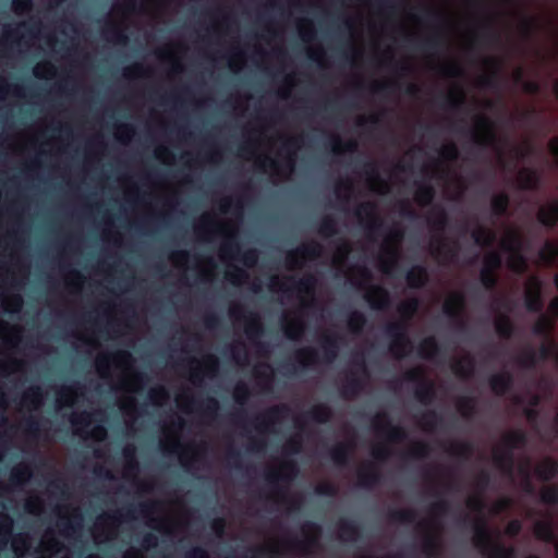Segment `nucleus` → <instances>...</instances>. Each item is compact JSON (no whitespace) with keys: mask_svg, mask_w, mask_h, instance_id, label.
<instances>
[{"mask_svg":"<svg viewBox=\"0 0 558 558\" xmlns=\"http://www.w3.org/2000/svg\"><path fill=\"white\" fill-rule=\"evenodd\" d=\"M515 184L519 190L533 191L538 187L539 178L535 170L523 167L517 171Z\"/></svg>","mask_w":558,"mask_h":558,"instance_id":"e433bc0d","label":"nucleus"},{"mask_svg":"<svg viewBox=\"0 0 558 558\" xmlns=\"http://www.w3.org/2000/svg\"><path fill=\"white\" fill-rule=\"evenodd\" d=\"M350 49H351V64L353 66H360L363 63L365 54V40L364 33L354 34L350 36Z\"/></svg>","mask_w":558,"mask_h":558,"instance_id":"79ce46f5","label":"nucleus"},{"mask_svg":"<svg viewBox=\"0 0 558 558\" xmlns=\"http://www.w3.org/2000/svg\"><path fill=\"white\" fill-rule=\"evenodd\" d=\"M558 257V244L554 240H546L538 251V258L542 265L550 266Z\"/></svg>","mask_w":558,"mask_h":558,"instance_id":"6e6d98bb","label":"nucleus"},{"mask_svg":"<svg viewBox=\"0 0 558 558\" xmlns=\"http://www.w3.org/2000/svg\"><path fill=\"white\" fill-rule=\"evenodd\" d=\"M449 165L445 163L440 158L432 159L422 166V172L429 177L444 178L449 173Z\"/></svg>","mask_w":558,"mask_h":558,"instance_id":"5fc2aeb1","label":"nucleus"},{"mask_svg":"<svg viewBox=\"0 0 558 558\" xmlns=\"http://www.w3.org/2000/svg\"><path fill=\"white\" fill-rule=\"evenodd\" d=\"M435 189L429 184L416 183L413 193V201L420 207H426L432 204L435 198Z\"/></svg>","mask_w":558,"mask_h":558,"instance_id":"de8ad7c7","label":"nucleus"},{"mask_svg":"<svg viewBox=\"0 0 558 558\" xmlns=\"http://www.w3.org/2000/svg\"><path fill=\"white\" fill-rule=\"evenodd\" d=\"M500 247L510 253L522 250L523 235L519 228L508 227L504 230L500 238Z\"/></svg>","mask_w":558,"mask_h":558,"instance_id":"7c9ffc66","label":"nucleus"},{"mask_svg":"<svg viewBox=\"0 0 558 558\" xmlns=\"http://www.w3.org/2000/svg\"><path fill=\"white\" fill-rule=\"evenodd\" d=\"M354 215L359 223L367 232H375L381 225L378 206L375 202L366 201L359 203L354 208Z\"/></svg>","mask_w":558,"mask_h":558,"instance_id":"f3484780","label":"nucleus"},{"mask_svg":"<svg viewBox=\"0 0 558 558\" xmlns=\"http://www.w3.org/2000/svg\"><path fill=\"white\" fill-rule=\"evenodd\" d=\"M336 534L340 541L354 542L360 537V530L355 524L341 519L337 523Z\"/></svg>","mask_w":558,"mask_h":558,"instance_id":"8fccbe9b","label":"nucleus"},{"mask_svg":"<svg viewBox=\"0 0 558 558\" xmlns=\"http://www.w3.org/2000/svg\"><path fill=\"white\" fill-rule=\"evenodd\" d=\"M436 13L444 20L448 31L451 33V43L463 49L469 50L473 47L476 40V31L472 27L464 29H457L461 21L460 13L452 9L448 2H441L436 8Z\"/></svg>","mask_w":558,"mask_h":558,"instance_id":"0eeeda50","label":"nucleus"},{"mask_svg":"<svg viewBox=\"0 0 558 558\" xmlns=\"http://www.w3.org/2000/svg\"><path fill=\"white\" fill-rule=\"evenodd\" d=\"M357 484L363 487H372L379 481V471L372 461H362L356 466Z\"/></svg>","mask_w":558,"mask_h":558,"instance_id":"c756f323","label":"nucleus"},{"mask_svg":"<svg viewBox=\"0 0 558 558\" xmlns=\"http://www.w3.org/2000/svg\"><path fill=\"white\" fill-rule=\"evenodd\" d=\"M387 330L391 333V341L389 343V352L396 360H401L411 352L413 345L407 333L403 331V326L400 322H390L387 325Z\"/></svg>","mask_w":558,"mask_h":558,"instance_id":"dca6fc26","label":"nucleus"},{"mask_svg":"<svg viewBox=\"0 0 558 558\" xmlns=\"http://www.w3.org/2000/svg\"><path fill=\"white\" fill-rule=\"evenodd\" d=\"M305 52L308 59L316 62L317 65L322 69L329 68V60L327 57V52L323 44L320 43H311L305 46Z\"/></svg>","mask_w":558,"mask_h":558,"instance_id":"c03bdc74","label":"nucleus"},{"mask_svg":"<svg viewBox=\"0 0 558 558\" xmlns=\"http://www.w3.org/2000/svg\"><path fill=\"white\" fill-rule=\"evenodd\" d=\"M447 510V501H434L428 507V517L418 520L415 524V530L422 538V551L427 557H436L441 551L444 526L438 518L444 515Z\"/></svg>","mask_w":558,"mask_h":558,"instance_id":"20e7f679","label":"nucleus"},{"mask_svg":"<svg viewBox=\"0 0 558 558\" xmlns=\"http://www.w3.org/2000/svg\"><path fill=\"white\" fill-rule=\"evenodd\" d=\"M300 531L303 539L293 536L265 535L258 545V551L269 556L312 554L319 546L322 527L313 522H304L301 524Z\"/></svg>","mask_w":558,"mask_h":558,"instance_id":"7ed1b4c3","label":"nucleus"},{"mask_svg":"<svg viewBox=\"0 0 558 558\" xmlns=\"http://www.w3.org/2000/svg\"><path fill=\"white\" fill-rule=\"evenodd\" d=\"M536 218L545 227H555L558 222V201L541 205L537 209Z\"/></svg>","mask_w":558,"mask_h":558,"instance_id":"58836bf2","label":"nucleus"},{"mask_svg":"<svg viewBox=\"0 0 558 558\" xmlns=\"http://www.w3.org/2000/svg\"><path fill=\"white\" fill-rule=\"evenodd\" d=\"M300 472L296 461L281 457H270L263 465V478L267 486L264 498L267 502L288 511L296 510L303 502L300 493L291 492Z\"/></svg>","mask_w":558,"mask_h":558,"instance_id":"f03ea898","label":"nucleus"},{"mask_svg":"<svg viewBox=\"0 0 558 558\" xmlns=\"http://www.w3.org/2000/svg\"><path fill=\"white\" fill-rule=\"evenodd\" d=\"M355 448L356 439L355 436H353L345 441L337 442L330 449V457L336 464L344 465L347 464L349 457L354 452Z\"/></svg>","mask_w":558,"mask_h":558,"instance_id":"473e14b6","label":"nucleus"},{"mask_svg":"<svg viewBox=\"0 0 558 558\" xmlns=\"http://www.w3.org/2000/svg\"><path fill=\"white\" fill-rule=\"evenodd\" d=\"M404 231L402 228L390 229L379 245L376 264L383 275H390L397 267L402 255Z\"/></svg>","mask_w":558,"mask_h":558,"instance_id":"39448f33","label":"nucleus"},{"mask_svg":"<svg viewBox=\"0 0 558 558\" xmlns=\"http://www.w3.org/2000/svg\"><path fill=\"white\" fill-rule=\"evenodd\" d=\"M340 339L338 335L332 333L328 329H324L318 333V341L324 351V360L327 364L333 363L337 359Z\"/></svg>","mask_w":558,"mask_h":558,"instance_id":"a878e982","label":"nucleus"},{"mask_svg":"<svg viewBox=\"0 0 558 558\" xmlns=\"http://www.w3.org/2000/svg\"><path fill=\"white\" fill-rule=\"evenodd\" d=\"M507 267L515 274H524L527 270V262L521 251L508 253Z\"/></svg>","mask_w":558,"mask_h":558,"instance_id":"774afa93","label":"nucleus"},{"mask_svg":"<svg viewBox=\"0 0 558 558\" xmlns=\"http://www.w3.org/2000/svg\"><path fill=\"white\" fill-rule=\"evenodd\" d=\"M295 362L303 366L310 367L318 363V352L312 347L299 348L293 353Z\"/></svg>","mask_w":558,"mask_h":558,"instance_id":"603ef678","label":"nucleus"},{"mask_svg":"<svg viewBox=\"0 0 558 558\" xmlns=\"http://www.w3.org/2000/svg\"><path fill=\"white\" fill-rule=\"evenodd\" d=\"M330 145L332 153L336 155H341L344 153H354L357 150L359 147V143L355 138H349L347 141H343L341 136L337 133L331 134Z\"/></svg>","mask_w":558,"mask_h":558,"instance_id":"09e8293b","label":"nucleus"},{"mask_svg":"<svg viewBox=\"0 0 558 558\" xmlns=\"http://www.w3.org/2000/svg\"><path fill=\"white\" fill-rule=\"evenodd\" d=\"M446 99L451 107L457 108L465 102L466 93L460 84L452 82L447 87Z\"/></svg>","mask_w":558,"mask_h":558,"instance_id":"4d7b16f0","label":"nucleus"},{"mask_svg":"<svg viewBox=\"0 0 558 558\" xmlns=\"http://www.w3.org/2000/svg\"><path fill=\"white\" fill-rule=\"evenodd\" d=\"M369 379L364 357L361 355L359 359H353L350 363L349 369L344 372L341 383V395L345 399L355 398L364 388Z\"/></svg>","mask_w":558,"mask_h":558,"instance_id":"1a4fd4ad","label":"nucleus"},{"mask_svg":"<svg viewBox=\"0 0 558 558\" xmlns=\"http://www.w3.org/2000/svg\"><path fill=\"white\" fill-rule=\"evenodd\" d=\"M316 283L317 279L313 274H306L299 281H293V290L296 291L300 307L310 308L313 306Z\"/></svg>","mask_w":558,"mask_h":558,"instance_id":"6ab92c4d","label":"nucleus"},{"mask_svg":"<svg viewBox=\"0 0 558 558\" xmlns=\"http://www.w3.org/2000/svg\"><path fill=\"white\" fill-rule=\"evenodd\" d=\"M281 328L289 340L299 341L305 333L306 324L295 311L283 310L281 314Z\"/></svg>","mask_w":558,"mask_h":558,"instance_id":"a211bd4d","label":"nucleus"},{"mask_svg":"<svg viewBox=\"0 0 558 558\" xmlns=\"http://www.w3.org/2000/svg\"><path fill=\"white\" fill-rule=\"evenodd\" d=\"M295 28L300 39L305 44L314 43L317 37L316 26L313 20L308 17H296Z\"/></svg>","mask_w":558,"mask_h":558,"instance_id":"ea45409f","label":"nucleus"},{"mask_svg":"<svg viewBox=\"0 0 558 558\" xmlns=\"http://www.w3.org/2000/svg\"><path fill=\"white\" fill-rule=\"evenodd\" d=\"M371 426L375 435L384 436L390 442H401L407 437V432L401 426L391 425L390 418L385 411H378L372 417Z\"/></svg>","mask_w":558,"mask_h":558,"instance_id":"2eb2a0df","label":"nucleus"},{"mask_svg":"<svg viewBox=\"0 0 558 558\" xmlns=\"http://www.w3.org/2000/svg\"><path fill=\"white\" fill-rule=\"evenodd\" d=\"M555 325L556 320L548 314L544 313L536 319L533 330L542 337H550L554 336Z\"/></svg>","mask_w":558,"mask_h":558,"instance_id":"052dcab7","label":"nucleus"},{"mask_svg":"<svg viewBox=\"0 0 558 558\" xmlns=\"http://www.w3.org/2000/svg\"><path fill=\"white\" fill-rule=\"evenodd\" d=\"M439 423L437 413L433 410L423 412L416 420L417 427L424 432L432 434L436 430Z\"/></svg>","mask_w":558,"mask_h":558,"instance_id":"bf43d9fd","label":"nucleus"},{"mask_svg":"<svg viewBox=\"0 0 558 558\" xmlns=\"http://www.w3.org/2000/svg\"><path fill=\"white\" fill-rule=\"evenodd\" d=\"M471 137L476 145H494L497 141L495 122L484 113L473 114L471 118Z\"/></svg>","mask_w":558,"mask_h":558,"instance_id":"4468645a","label":"nucleus"},{"mask_svg":"<svg viewBox=\"0 0 558 558\" xmlns=\"http://www.w3.org/2000/svg\"><path fill=\"white\" fill-rule=\"evenodd\" d=\"M423 481L425 485L435 492L449 490L454 486V472L450 466L433 463L423 470Z\"/></svg>","mask_w":558,"mask_h":558,"instance_id":"ddd939ff","label":"nucleus"},{"mask_svg":"<svg viewBox=\"0 0 558 558\" xmlns=\"http://www.w3.org/2000/svg\"><path fill=\"white\" fill-rule=\"evenodd\" d=\"M511 376L508 373L494 374L489 378V386L497 396H502L509 389Z\"/></svg>","mask_w":558,"mask_h":558,"instance_id":"680f3d73","label":"nucleus"},{"mask_svg":"<svg viewBox=\"0 0 558 558\" xmlns=\"http://www.w3.org/2000/svg\"><path fill=\"white\" fill-rule=\"evenodd\" d=\"M353 251V245L349 240H342L335 248L331 256V265L338 271H343L347 262Z\"/></svg>","mask_w":558,"mask_h":558,"instance_id":"c9c22d12","label":"nucleus"},{"mask_svg":"<svg viewBox=\"0 0 558 558\" xmlns=\"http://www.w3.org/2000/svg\"><path fill=\"white\" fill-rule=\"evenodd\" d=\"M471 234L474 242L482 247L490 246L496 240L495 231L481 225L476 226Z\"/></svg>","mask_w":558,"mask_h":558,"instance_id":"13d9d810","label":"nucleus"},{"mask_svg":"<svg viewBox=\"0 0 558 558\" xmlns=\"http://www.w3.org/2000/svg\"><path fill=\"white\" fill-rule=\"evenodd\" d=\"M450 367L453 374L461 379H469L474 375L475 361L466 351H461L452 356Z\"/></svg>","mask_w":558,"mask_h":558,"instance_id":"b1692460","label":"nucleus"},{"mask_svg":"<svg viewBox=\"0 0 558 558\" xmlns=\"http://www.w3.org/2000/svg\"><path fill=\"white\" fill-rule=\"evenodd\" d=\"M253 385L258 392H269L275 383V369L265 362H258L252 369Z\"/></svg>","mask_w":558,"mask_h":558,"instance_id":"aec40b11","label":"nucleus"},{"mask_svg":"<svg viewBox=\"0 0 558 558\" xmlns=\"http://www.w3.org/2000/svg\"><path fill=\"white\" fill-rule=\"evenodd\" d=\"M371 170L366 171L365 184L367 189L378 195H387L391 191V184L388 180L383 179L374 163L366 165Z\"/></svg>","mask_w":558,"mask_h":558,"instance_id":"cd10ccee","label":"nucleus"},{"mask_svg":"<svg viewBox=\"0 0 558 558\" xmlns=\"http://www.w3.org/2000/svg\"><path fill=\"white\" fill-rule=\"evenodd\" d=\"M323 250V245L317 241L303 242L298 247L286 252L284 266L289 271L302 269L307 262L318 259Z\"/></svg>","mask_w":558,"mask_h":558,"instance_id":"f8f14e48","label":"nucleus"},{"mask_svg":"<svg viewBox=\"0 0 558 558\" xmlns=\"http://www.w3.org/2000/svg\"><path fill=\"white\" fill-rule=\"evenodd\" d=\"M279 117L265 114L257 118L256 137L246 136V161L267 174L274 183L290 179L295 170L302 140L283 131L268 134L276 128Z\"/></svg>","mask_w":558,"mask_h":558,"instance_id":"f257e3e1","label":"nucleus"},{"mask_svg":"<svg viewBox=\"0 0 558 558\" xmlns=\"http://www.w3.org/2000/svg\"><path fill=\"white\" fill-rule=\"evenodd\" d=\"M558 473V462L551 457H545L534 465V474L541 481H549Z\"/></svg>","mask_w":558,"mask_h":558,"instance_id":"4c0bfd02","label":"nucleus"},{"mask_svg":"<svg viewBox=\"0 0 558 558\" xmlns=\"http://www.w3.org/2000/svg\"><path fill=\"white\" fill-rule=\"evenodd\" d=\"M420 61L423 69L432 71L441 77L456 78L463 75L461 62L453 57L440 58L434 52H427L420 58Z\"/></svg>","mask_w":558,"mask_h":558,"instance_id":"9b49d317","label":"nucleus"},{"mask_svg":"<svg viewBox=\"0 0 558 558\" xmlns=\"http://www.w3.org/2000/svg\"><path fill=\"white\" fill-rule=\"evenodd\" d=\"M442 310L450 318H462L465 310V299L462 292H449L442 303Z\"/></svg>","mask_w":558,"mask_h":558,"instance_id":"bb28decb","label":"nucleus"},{"mask_svg":"<svg viewBox=\"0 0 558 558\" xmlns=\"http://www.w3.org/2000/svg\"><path fill=\"white\" fill-rule=\"evenodd\" d=\"M466 191V183L461 175L454 174L444 185V192L451 201L460 199Z\"/></svg>","mask_w":558,"mask_h":558,"instance_id":"a19ab883","label":"nucleus"},{"mask_svg":"<svg viewBox=\"0 0 558 558\" xmlns=\"http://www.w3.org/2000/svg\"><path fill=\"white\" fill-rule=\"evenodd\" d=\"M496 332L500 338L509 339L513 332L511 319L506 314H497L494 319Z\"/></svg>","mask_w":558,"mask_h":558,"instance_id":"338daca9","label":"nucleus"},{"mask_svg":"<svg viewBox=\"0 0 558 558\" xmlns=\"http://www.w3.org/2000/svg\"><path fill=\"white\" fill-rule=\"evenodd\" d=\"M533 535L536 539L553 543L555 541V533L553 522L550 520H537L533 524Z\"/></svg>","mask_w":558,"mask_h":558,"instance_id":"49530a36","label":"nucleus"},{"mask_svg":"<svg viewBox=\"0 0 558 558\" xmlns=\"http://www.w3.org/2000/svg\"><path fill=\"white\" fill-rule=\"evenodd\" d=\"M444 450L451 457L470 458L473 448L470 444L460 440H448L444 444Z\"/></svg>","mask_w":558,"mask_h":558,"instance_id":"864d4df0","label":"nucleus"},{"mask_svg":"<svg viewBox=\"0 0 558 558\" xmlns=\"http://www.w3.org/2000/svg\"><path fill=\"white\" fill-rule=\"evenodd\" d=\"M525 434L521 430H506L500 435V446L508 449L521 448L525 445Z\"/></svg>","mask_w":558,"mask_h":558,"instance_id":"3c124183","label":"nucleus"},{"mask_svg":"<svg viewBox=\"0 0 558 558\" xmlns=\"http://www.w3.org/2000/svg\"><path fill=\"white\" fill-rule=\"evenodd\" d=\"M473 532L472 542L486 558H513L512 547H505L493 539L484 515L474 517Z\"/></svg>","mask_w":558,"mask_h":558,"instance_id":"423d86ee","label":"nucleus"},{"mask_svg":"<svg viewBox=\"0 0 558 558\" xmlns=\"http://www.w3.org/2000/svg\"><path fill=\"white\" fill-rule=\"evenodd\" d=\"M482 73L474 80L475 86H486L500 72L504 60L498 56H486L480 61Z\"/></svg>","mask_w":558,"mask_h":558,"instance_id":"4be33fe9","label":"nucleus"},{"mask_svg":"<svg viewBox=\"0 0 558 558\" xmlns=\"http://www.w3.org/2000/svg\"><path fill=\"white\" fill-rule=\"evenodd\" d=\"M426 221L432 232L428 243L430 254L437 259H447L450 255V248L448 246L447 238L442 234L448 223V215L446 210L441 207L435 208L427 216Z\"/></svg>","mask_w":558,"mask_h":558,"instance_id":"6e6552de","label":"nucleus"},{"mask_svg":"<svg viewBox=\"0 0 558 558\" xmlns=\"http://www.w3.org/2000/svg\"><path fill=\"white\" fill-rule=\"evenodd\" d=\"M364 299L374 310H384L389 305V292L381 286L369 284L364 290Z\"/></svg>","mask_w":558,"mask_h":558,"instance_id":"c85d7f7f","label":"nucleus"},{"mask_svg":"<svg viewBox=\"0 0 558 558\" xmlns=\"http://www.w3.org/2000/svg\"><path fill=\"white\" fill-rule=\"evenodd\" d=\"M354 191L351 178H338L335 182V194L338 199L348 202Z\"/></svg>","mask_w":558,"mask_h":558,"instance_id":"69168bd1","label":"nucleus"},{"mask_svg":"<svg viewBox=\"0 0 558 558\" xmlns=\"http://www.w3.org/2000/svg\"><path fill=\"white\" fill-rule=\"evenodd\" d=\"M554 24V19L548 14L534 15L521 19L517 24V31L521 36L526 37L533 31L548 29L553 27Z\"/></svg>","mask_w":558,"mask_h":558,"instance_id":"5701e85b","label":"nucleus"},{"mask_svg":"<svg viewBox=\"0 0 558 558\" xmlns=\"http://www.w3.org/2000/svg\"><path fill=\"white\" fill-rule=\"evenodd\" d=\"M405 280L409 288L420 289L428 282L429 275L425 267L415 265L408 270Z\"/></svg>","mask_w":558,"mask_h":558,"instance_id":"37998d69","label":"nucleus"},{"mask_svg":"<svg viewBox=\"0 0 558 558\" xmlns=\"http://www.w3.org/2000/svg\"><path fill=\"white\" fill-rule=\"evenodd\" d=\"M454 407L462 417L470 418L476 411V401L474 398L460 396L454 399Z\"/></svg>","mask_w":558,"mask_h":558,"instance_id":"0e129e2a","label":"nucleus"},{"mask_svg":"<svg viewBox=\"0 0 558 558\" xmlns=\"http://www.w3.org/2000/svg\"><path fill=\"white\" fill-rule=\"evenodd\" d=\"M291 414V408L286 403L274 404L256 413L252 418L255 430L260 435L276 432L277 425L287 420Z\"/></svg>","mask_w":558,"mask_h":558,"instance_id":"9d476101","label":"nucleus"},{"mask_svg":"<svg viewBox=\"0 0 558 558\" xmlns=\"http://www.w3.org/2000/svg\"><path fill=\"white\" fill-rule=\"evenodd\" d=\"M345 279L356 289L365 290L373 279L371 270L363 265H349L342 271Z\"/></svg>","mask_w":558,"mask_h":558,"instance_id":"393cba45","label":"nucleus"},{"mask_svg":"<svg viewBox=\"0 0 558 558\" xmlns=\"http://www.w3.org/2000/svg\"><path fill=\"white\" fill-rule=\"evenodd\" d=\"M422 26V19L413 12H405L400 16L399 29L405 37L418 35Z\"/></svg>","mask_w":558,"mask_h":558,"instance_id":"72a5a7b5","label":"nucleus"},{"mask_svg":"<svg viewBox=\"0 0 558 558\" xmlns=\"http://www.w3.org/2000/svg\"><path fill=\"white\" fill-rule=\"evenodd\" d=\"M525 305L531 312H539L543 308L542 282L537 276L531 275L524 282Z\"/></svg>","mask_w":558,"mask_h":558,"instance_id":"412c9836","label":"nucleus"},{"mask_svg":"<svg viewBox=\"0 0 558 558\" xmlns=\"http://www.w3.org/2000/svg\"><path fill=\"white\" fill-rule=\"evenodd\" d=\"M492 458L495 466L504 474L511 476L513 472V457L500 445H494L492 448Z\"/></svg>","mask_w":558,"mask_h":558,"instance_id":"2f4dec72","label":"nucleus"},{"mask_svg":"<svg viewBox=\"0 0 558 558\" xmlns=\"http://www.w3.org/2000/svg\"><path fill=\"white\" fill-rule=\"evenodd\" d=\"M268 289L272 293L290 294L293 292V278L290 276L271 275Z\"/></svg>","mask_w":558,"mask_h":558,"instance_id":"a18cd8bd","label":"nucleus"},{"mask_svg":"<svg viewBox=\"0 0 558 558\" xmlns=\"http://www.w3.org/2000/svg\"><path fill=\"white\" fill-rule=\"evenodd\" d=\"M299 84L300 77L295 71L286 73L276 88V96L281 100H289Z\"/></svg>","mask_w":558,"mask_h":558,"instance_id":"f704fd0d","label":"nucleus"},{"mask_svg":"<svg viewBox=\"0 0 558 558\" xmlns=\"http://www.w3.org/2000/svg\"><path fill=\"white\" fill-rule=\"evenodd\" d=\"M436 390L433 380L427 379L426 381L417 385L415 389V397L422 404H429L435 398Z\"/></svg>","mask_w":558,"mask_h":558,"instance_id":"e2e57ef3","label":"nucleus"}]
</instances>
